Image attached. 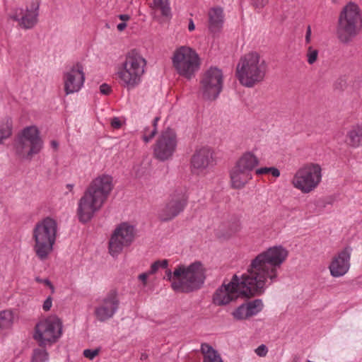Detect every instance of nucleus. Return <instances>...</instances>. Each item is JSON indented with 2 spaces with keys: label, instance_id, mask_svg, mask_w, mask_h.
Masks as SVG:
<instances>
[{
  "label": "nucleus",
  "instance_id": "nucleus-34",
  "mask_svg": "<svg viewBox=\"0 0 362 362\" xmlns=\"http://www.w3.org/2000/svg\"><path fill=\"white\" fill-rule=\"evenodd\" d=\"M318 54L319 52L317 49L313 48L312 46H309L305 54L307 62L310 65L315 64L318 59Z\"/></svg>",
  "mask_w": 362,
  "mask_h": 362
},
{
  "label": "nucleus",
  "instance_id": "nucleus-38",
  "mask_svg": "<svg viewBox=\"0 0 362 362\" xmlns=\"http://www.w3.org/2000/svg\"><path fill=\"white\" fill-rule=\"evenodd\" d=\"M101 349L100 347L96 349H87L83 351V355L85 358L89 360H93L100 352Z\"/></svg>",
  "mask_w": 362,
  "mask_h": 362
},
{
  "label": "nucleus",
  "instance_id": "nucleus-28",
  "mask_svg": "<svg viewBox=\"0 0 362 362\" xmlns=\"http://www.w3.org/2000/svg\"><path fill=\"white\" fill-rule=\"evenodd\" d=\"M171 283V288L173 291L179 292L180 288V264L176 266L173 272L170 269L165 271V277Z\"/></svg>",
  "mask_w": 362,
  "mask_h": 362
},
{
  "label": "nucleus",
  "instance_id": "nucleus-4",
  "mask_svg": "<svg viewBox=\"0 0 362 362\" xmlns=\"http://www.w3.org/2000/svg\"><path fill=\"white\" fill-rule=\"evenodd\" d=\"M58 225L55 219L46 217L38 221L33 229V250L40 260L47 259L54 250Z\"/></svg>",
  "mask_w": 362,
  "mask_h": 362
},
{
  "label": "nucleus",
  "instance_id": "nucleus-9",
  "mask_svg": "<svg viewBox=\"0 0 362 362\" xmlns=\"http://www.w3.org/2000/svg\"><path fill=\"white\" fill-rule=\"evenodd\" d=\"M63 334V322L57 315L41 319L34 328L33 339L40 346H51L57 343Z\"/></svg>",
  "mask_w": 362,
  "mask_h": 362
},
{
  "label": "nucleus",
  "instance_id": "nucleus-15",
  "mask_svg": "<svg viewBox=\"0 0 362 362\" xmlns=\"http://www.w3.org/2000/svg\"><path fill=\"white\" fill-rule=\"evenodd\" d=\"M187 197L182 191L171 194L165 204L159 209L158 218L161 221H169L177 216L185 209Z\"/></svg>",
  "mask_w": 362,
  "mask_h": 362
},
{
  "label": "nucleus",
  "instance_id": "nucleus-19",
  "mask_svg": "<svg viewBox=\"0 0 362 362\" xmlns=\"http://www.w3.org/2000/svg\"><path fill=\"white\" fill-rule=\"evenodd\" d=\"M136 236V230L134 226L127 223L119 224L115 229V253L119 252L124 247L132 244Z\"/></svg>",
  "mask_w": 362,
  "mask_h": 362
},
{
  "label": "nucleus",
  "instance_id": "nucleus-16",
  "mask_svg": "<svg viewBox=\"0 0 362 362\" xmlns=\"http://www.w3.org/2000/svg\"><path fill=\"white\" fill-rule=\"evenodd\" d=\"M213 151L209 147L197 148L191 158V168L193 173L204 174L206 169L215 164Z\"/></svg>",
  "mask_w": 362,
  "mask_h": 362
},
{
  "label": "nucleus",
  "instance_id": "nucleus-5",
  "mask_svg": "<svg viewBox=\"0 0 362 362\" xmlns=\"http://www.w3.org/2000/svg\"><path fill=\"white\" fill-rule=\"evenodd\" d=\"M362 30V13L359 6L353 2L347 4L339 13L337 35L339 41L348 44Z\"/></svg>",
  "mask_w": 362,
  "mask_h": 362
},
{
  "label": "nucleus",
  "instance_id": "nucleus-29",
  "mask_svg": "<svg viewBox=\"0 0 362 362\" xmlns=\"http://www.w3.org/2000/svg\"><path fill=\"white\" fill-rule=\"evenodd\" d=\"M12 119L9 117H6L0 121V144L3 141L9 138L12 134Z\"/></svg>",
  "mask_w": 362,
  "mask_h": 362
},
{
  "label": "nucleus",
  "instance_id": "nucleus-13",
  "mask_svg": "<svg viewBox=\"0 0 362 362\" xmlns=\"http://www.w3.org/2000/svg\"><path fill=\"white\" fill-rule=\"evenodd\" d=\"M40 1L32 0L24 6L14 8L10 18L18 23V26L24 30L33 29L38 22Z\"/></svg>",
  "mask_w": 362,
  "mask_h": 362
},
{
  "label": "nucleus",
  "instance_id": "nucleus-24",
  "mask_svg": "<svg viewBox=\"0 0 362 362\" xmlns=\"http://www.w3.org/2000/svg\"><path fill=\"white\" fill-rule=\"evenodd\" d=\"M259 163V160L257 156L251 151H247L238 159L235 165L252 174Z\"/></svg>",
  "mask_w": 362,
  "mask_h": 362
},
{
  "label": "nucleus",
  "instance_id": "nucleus-8",
  "mask_svg": "<svg viewBox=\"0 0 362 362\" xmlns=\"http://www.w3.org/2000/svg\"><path fill=\"white\" fill-rule=\"evenodd\" d=\"M322 180V166L317 163H307L296 170L291 183L303 194H309L319 187Z\"/></svg>",
  "mask_w": 362,
  "mask_h": 362
},
{
  "label": "nucleus",
  "instance_id": "nucleus-26",
  "mask_svg": "<svg viewBox=\"0 0 362 362\" xmlns=\"http://www.w3.org/2000/svg\"><path fill=\"white\" fill-rule=\"evenodd\" d=\"M149 6L155 11H159L162 16L168 19L171 18L172 11L169 0H152Z\"/></svg>",
  "mask_w": 362,
  "mask_h": 362
},
{
  "label": "nucleus",
  "instance_id": "nucleus-42",
  "mask_svg": "<svg viewBox=\"0 0 362 362\" xmlns=\"http://www.w3.org/2000/svg\"><path fill=\"white\" fill-rule=\"evenodd\" d=\"M267 351H268V349L267 348V346L264 345V344H262L260 346H259L256 349H255V353L257 356H265L267 354Z\"/></svg>",
  "mask_w": 362,
  "mask_h": 362
},
{
  "label": "nucleus",
  "instance_id": "nucleus-35",
  "mask_svg": "<svg viewBox=\"0 0 362 362\" xmlns=\"http://www.w3.org/2000/svg\"><path fill=\"white\" fill-rule=\"evenodd\" d=\"M257 175H264L270 173L274 177H279L280 176V171L278 168L275 167H264L260 168L256 170L255 171Z\"/></svg>",
  "mask_w": 362,
  "mask_h": 362
},
{
  "label": "nucleus",
  "instance_id": "nucleus-41",
  "mask_svg": "<svg viewBox=\"0 0 362 362\" xmlns=\"http://www.w3.org/2000/svg\"><path fill=\"white\" fill-rule=\"evenodd\" d=\"M52 303H53V298L52 296H48L45 298V300L43 301V303L42 305V310L45 312H48L51 310L52 307Z\"/></svg>",
  "mask_w": 362,
  "mask_h": 362
},
{
  "label": "nucleus",
  "instance_id": "nucleus-43",
  "mask_svg": "<svg viewBox=\"0 0 362 362\" xmlns=\"http://www.w3.org/2000/svg\"><path fill=\"white\" fill-rule=\"evenodd\" d=\"M125 119L115 117V129L122 128L125 125Z\"/></svg>",
  "mask_w": 362,
  "mask_h": 362
},
{
  "label": "nucleus",
  "instance_id": "nucleus-36",
  "mask_svg": "<svg viewBox=\"0 0 362 362\" xmlns=\"http://www.w3.org/2000/svg\"><path fill=\"white\" fill-rule=\"evenodd\" d=\"M168 266V259H162L154 262L151 266L149 271L150 274H156L159 269H166Z\"/></svg>",
  "mask_w": 362,
  "mask_h": 362
},
{
  "label": "nucleus",
  "instance_id": "nucleus-6",
  "mask_svg": "<svg viewBox=\"0 0 362 362\" xmlns=\"http://www.w3.org/2000/svg\"><path fill=\"white\" fill-rule=\"evenodd\" d=\"M146 60L136 50L128 52L124 60L119 64L117 75L122 84L128 89L139 86L145 73Z\"/></svg>",
  "mask_w": 362,
  "mask_h": 362
},
{
  "label": "nucleus",
  "instance_id": "nucleus-30",
  "mask_svg": "<svg viewBox=\"0 0 362 362\" xmlns=\"http://www.w3.org/2000/svg\"><path fill=\"white\" fill-rule=\"evenodd\" d=\"M159 117H155L153 124L144 129L142 139L145 143H148L155 136L157 133V122Z\"/></svg>",
  "mask_w": 362,
  "mask_h": 362
},
{
  "label": "nucleus",
  "instance_id": "nucleus-52",
  "mask_svg": "<svg viewBox=\"0 0 362 362\" xmlns=\"http://www.w3.org/2000/svg\"><path fill=\"white\" fill-rule=\"evenodd\" d=\"M110 124H111L112 125H113V120H112V121L110 122Z\"/></svg>",
  "mask_w": 362,
  "mask_h": 362
},
{
  "label": "nucleus",
  "instance_id": "nucleus-22",
  "mask_svg": "<svg viewBox=\"0 0 362 362\" xmlns=\"http://www.w3.org/2000/svg\"><path fill=\"white\" fill-rule=\"evenodd\" d=\"M229 175L230 186L235 189L244 188L252 179V174L235 165L230 169Z\"/></svg>",
  "mask_w": 362,
  "mask_h": 362
},
{
  "label": "nucleus",
  "instance_id": "nucleus-31",
  "mask_svg": "<svg viewBox=\"0 0 362 362\" xmlns=\"http://www.w3.org/2000/svg\"><path fill=\"white\" fill-rule=\"evenodd\" d=\"M245 305L250 317L256 315L259 312H261L264 306L262 300L260 299H255L247 303H245Z\"/></svg>",
  "mask_w": 362,
  "mask_h": 362
},
{
  "label": "nucleus",
  "instance_id": "nucleus-47",
  "mask_svg": "<svg viewBox=\"0 0 362 362\" xmlns=\"http://www.w3.org/2000/svg\"><path fill=\"white\" fill-rule=\"evenodd\" d=\"M195 29V25L194 23V21L192 18L189 19V23H188V30L189 31L192 32Z\"/></svg>",
  "mask_w": 362,
  "mask_h": 362
},
{
  "label": "nucleus",
  "instance_id": "nucleus-1",
  "mask_svg": "<svg viewBox=\"0 0 362 362\" xmlns=\"http://www.w3.org/2000/svg\"><path fill=\"white\" fill-rule=\"evenodd\" d=\"M288 256L281 245L269 247L259 253L250 262L247 273L234 274L230 281H224L213 295L216 305H225L238 298H250L262 294L266 288L278 281L279 269Z\"/></svg>",
  "mask_w": 362,
  "mask_h": 362
},
{
  "label": "nucleus",
  "instance_id": "nucleus-37",
  "mask_svg": "<svg viewBox=\"0 0 362 362\" xmlns=\"http://www.w3.org/2000/svg\"><path fill=\"white\" fill-rule=\"evenodd\" d=\"M118 18L121 22L117 25V29L118 31L122 32L127 28V22L130 20L131 17L128 14H120L118 16Z\"/></svg>",
  "mask_w": 362,
  "mask_h": 362
},
{
  "label": "nucleus",
  "instance_id": "nucleus-44",
  "mask_svg": "<svg viewBox=\"0 0 362 362\" xmlns=\"http://www.w3.org/2000/svg\"><path fill=\"white\" fill-rule=\"evenodd\" d=\"M111 90V87L106 83H103L100 86V91L102 94L107 95L110 93Z\"/></svg>",
  "mask_w": 362,
  "mask_h": 362
},
{
  "label": "nucleus",
  "instance_id": "nucleus-18",
  "mask_svg": "<svg viewBox=\"0 0 362 362\" xmlns=\"http://www.w3.org/2000/svg\"><path fill=\"white\" fill-rule=\"evenodd\" d=\"M85 76L83 69L76 65L64 74V88L66 95L79 91L83 86Z\"/></svg>",
  "mask_w": 362,
  "mask_h": 362
},
{
  "label": "nucleus",
  "instance_id": "nucleus-39",
  "mask_svg": "<svg viewBox=\"0 0 362 362\" xmlns=\"http://www.w3.org/2000/svg\"><path fill=\"white\" fill-rule=\"evenodd\" d=\"M35 281L42 284L44 286H47L51 290L52 293H54V286L52 283L48 279H42L40 276H37L35 279Z\"/></svg>",
  "mask_w": 362,
  "mask_h": 362
},
{
  "label": "nucleus",
  "instance_id": "nucleus-46",
  "mask_svg": "<svg viewBox=\"0 0 362 362\" xmlns=\"http://www.w3.org/2000/svg\"><path fill=\"white\" fill-rule=\"evenodd\" d=\"M311 34H312L311 28H310V26H308L307 30H306V33H305V37L306 44H309L310 42Z\"/></svg>",
  "mask_w": 362,
  "mask_h": 362
},
{
  "label": "nucleus",
  "instance_id": "nucleus-10",
  "mask_svg": "<svg viewBox=\"0 0 362 362\" xmlns=\"http://www.w3.org/2000/svg\"><path fill=\"white\" fill-rule=\"evenodd\" d=\"M206 279V269L200 262L180 264L179 292L189 293L200 288Z\"/></svg>",
  "mask_w": 362,
  "mask_h": 362
},
{
  "label": "nucleus",
  "instance_id": "nucleus-23",
  "mask_svg": "<svg viewBox=\"0 0 362 362\" xmlns=\"http://www.w3.org/2000/svg\"><path fill=\"white\" fill-rule=\"evenodd\" d=\"M345 144L350 148H357L362 146V122L355 123L346 131Z\"/></svg>",
  "mask_w": 362,
  "mask_h": 362
},
{
  "label": "nucleus",
  "instance_id": "nucleus-21",
  "mask_svg": "<svg viewBox=\"0 0 362 362\" xmlns=\"http://www.w3.org/2000/svg\"><path fill=\"white\" fill-rule=\"evenodd\" d=\"M113 315V294L108 293L102 297L98 305L95 309V315L100 322H105L112 317Z\"/></svg>",
  "mask_w": 362,
  "mask_h": 362
},
{
  "label": "nucleus",
  "instance_id": "nucleus-14",
  "mask_svg": "<svg viewBox=\"0 0 362 362\" xmlns=\"http://www.w3.org/2000/svg\"><path fill=\"white\" fill-rule=\"evenodd\" d=\"M177 146V134L173 129L167 128L163 131L153 145V156L165 161L171 158Z\"/></svg>",
  "mask_w": 362,
  "mask_h": 362
},
{
  "label": "nucleus",
  "instance_id": "nucleus-49",
  "mask_svg": "<svg viewBox=\"0 0 362 362\" xmlns=\"http://www.w3.org/2000/svg\"><path fill=\"white\" fill-rule=\"evenodd\" d=\"M112 244H113V235L111 236V238L110 239V241H109V250H110V253L112 252Z\"/></svg>",
  "mask_w": 362,
  "mask_h": 362
},
{
  "label": "nucleus",
  "instance_id": "nucleus-33",
  "mask_svg": "<svg viewBox=\"0 0 362 362\" xmlns=\"http://www.w3.org/2000/svg\"><path fill=\"white\" fill-rule=\"evenodd\" d=\"M48 353L42 349H35L32 355L31 362H48Z\"/></svg>",
  "mask_w": 362,
  "mask_h": 362
},
{
  "label": "nucleus",
  "instance_id": "nucleus-3",
  "mask_svg": "<svg viewBox=\"0 0 362 362\" xmlns=\"http://www.w3.org/2000/svg\"><path fill=\"white\" fill-rule=\"evenodd\" d=\"M267 71L265 60L257 52H251L240 58L235 76L240 84L251 88L264 80Z\"/></svg>",
  "mask_w": 362,
  "mask_h": 362
},
{
  "label": "nucleus",
  "instance_id": "nucleus-40",
  "mask_svg": "<svg viewBox=\"0 0 362 362\" xmlns=\"http://www.w3.org/2000/svg\"><path fill=\"white\" fill-rule=\"evenodd\" d=\"M269 2V0H251L252 6L257 10L262 9Z\"/></svg>",
  "mask_w": 362,
  "mask_h": 362
},
{
  "label": "nucleus",
  "instance_id": "nucleus-32",
  "mask_svg": "<svg viewBox=\"0 0 362 362\" xmlns=\"http://www.w3.org/2000/svg\"><path fill=\"white\" fill-rule=\"evenodd\" d=\"M232 315L237 320H243L250 317L245 303L238 307L232 313Z\"/></svg>",
  "mask_w": 362,
  "mask_h": 362
},
{
  "label": "nucleus",
  "instance_id": "nucleus-20",
  "mask_svg": "<svg viewBox=\"0 0 362 362\" xmlns=\"http://www.w3.org/2000/svg\"><path fill=\"white\" fill-rule=\"evenodd\" d=\"M208 28L213 34L219 33L223 26L225 15L223 8L221 6H214L209 9Z\"/></svg>",
  "mask_w": 362,
  "mask_h": 362
},
{
  "label": "nucleus",
  "instance_id": "nucleus-7",
  "mask_svg": "<svg viewBox=\"0 0 362 362\" xmlns=\"http://www.w3.org/2000/svg\"><path fill=\"white\" fill-rule=\"evenodd\" d=\"M173 66L177 74L188 80L195 76L201 66V59L189 46H180L173 53Z\"/></svg>",
  "mask_w": 362,
  "mask_h": 362
},
{
  "label": "nucleus",
  "instance_id": "nucleus-12",
  "mask_svg": "<svg viewBox=\"0 0 362 362\" xmlns=\"http://www.w3.org/2000/svg\"><path fill=\"white\" fill-rule=\"evenodd\" d=\"M42 146L43 142L37 128L30 126L22 131L16 146V151L21 157L31 159L40 152Z\"/></svg>",
  "mask_w": 362,
  "mask_h": 362
},
{
  "label": "nucleus",
  "instance_id": "nucleus-48",
  "mask_svg": "<svg viewBox=\"0 0 362 362\" xmlns=\"http://www.w3.org/2000/svg\"><path fill=\"white\" fill-rule=\"evenodd\" d=\"M51 146L54 148V149H57L58 148V146H59V144L57 141H51Z\"/></svg>",
  "mask_w": 362,
  "mask_h": 362
},
{
  "label": "nucleus",
  "instance_id": "nucleus-45",
  "mask_svg": "<svg viewBox=\"0 0 362 362\" xmlns=\"http://www.w3.org/2000/svg\"><path fill=\"white\" fill-rule=\"evenodd\" d=\"M150 275L149 271H148L147 272L139 274L138 279L142 281L144 286H146L147 284V279Z\"/></svg>",
  "mask_w": 362,
  "mask_h": 362
},
{
  "label": "nucleus",
  "instance_id": "nucleus-27",
  "mask_svg": "<svg viewBox=\"0 0 362 362\" xmlns=\"http://www.w3.org/2000/svg\"><path fill=\"white\" fill-rule=\"evenodd\" d=\"M201 352L203 354V362H223L218 352L209 344H202Z\"/></svg>",
  "mask_w": 362,
  "mask_h": 362
},
{
  "label": "nucleus",
  "instance_id": "nucleus-17",
  "mask_svg": "<svg viewBox=\"0 0 362 362\" xmlns=\"http://www.w3.org/2000/svg\"><path fill=\"white\" fill-rule=\"evenodd\" d=\"M351 249L346 247L334 255L329 265L332 276L338 278L344 276L349 270Z\"/></svg>",
  "mask_w": 362,
  "mask_h": 362
},
{
  "label": "nucleus",
  "instance_id": "nucleus-11",
  "mask_svg": "<svg viewBox=\"0 0 362 362\" xmlns=\"http://www.w3.org/2000/svg\"><path fill=\"white\" fill-rule=\"evenodd\" d=\"M223 87V74L217 67H210L205 71L200 80L199 93L206 100H216Z\"/></svg>",
  "mask_w": 362,
  "mask_h": 362
},
{
  "label": "nucleus",
  "instance_id": "nucleus-51",
  "mask_svg": "<svg viewBox=\"0 0 362 362\" xmlns=\"http://www.w3.org/2000/svg\"><path fill=\"white\" fill-rule=\"evenodd\" d=\"M266 208H267V206H266V204L264 203V204L262 206V208H261V209H262V211H264V210L266 209Z\"/></svg>",
  "mask_w": 362,
  "mask_h": 362
},
{
  "label": "nucleus",
  "instance_id": "nucleus-50",
  "mask_svg": "<svg viewBox=\"0 0 362 362\" xmlns=\"http://www.w3.org/2000/svg\"><path fill=\"white\" fill-rule=\"evenodd\" d=\"M66 189L69 191V192H71L73 188H74V185L73 184H67L66 185Z\"/></svg>",
  "mask_w": 362,
  "mask_h": 362
},
{
  "label": "nucleus",
  "instance_id": "nucleus-2",
  "mask_svg": "<svg viewBox=\"0 0 362 362\" xmlns=\"http://www.w3.org/2000/svg\"><path fill=\"white\" fill-rule=\"evenodd\" d=\"M112 187L111 175L102 174L91 181L78 202L76 214L81 223H86L91 221L107 199Z\"/></svg>",
  "mask_w": 362,
  "mask_h": 362
},
{
  "label": "nucleus",
  "instance_id": "nucleus-25",
  "mask_svg": "<svg viewBox=\"0 0 362 362\" xmlns=\"http://www.w3.org/2000/svg\"><path fill=\"white\" fill-rule=\"evenodd\" d=\"M15 321V312L13 309L0 310V334H5L11 329Z\"/></svg>",
  "mask_w": 362,
  "mask_h": 362
}]
</instances>
